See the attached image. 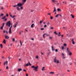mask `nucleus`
I'll return each instance as SVG.
<instances>
[{
    "instance_id": "obj_44",
    "label": "nucleus",
    "mask_w": 76,
    "mask_h": 76,
    "mask_svg": "<svg viewBox=\"0 0 76 76\" xmlns=\"http://www.w3.org/2000/svg\"><path fill=\"white\" fill-rule=\"evenodd\" d=\"M62 56H63V57H64V54L63 53H62Z\"/></svg>"
},
{
    "instance_id": "obj_54",
    "label": "nucleus",
    "mask_w": 76,
    "mask_h": 76,
    "mask_svg": "<svg viewBox=\"0 0 76 76\" xmlns=\"http://www.w3.org/2000/svg\"><path fill=\"white\" fill-rule=\"evenodd\" d=\"M49 23H49V22H48L47 24V25H49Z\"/></svg>"
},
{
    "instance_id": "obj_16",
    "label": "nucleus",
    "mask_w": 76,
    "mask_h": 76,
    "mask_svg": "<svg viewBox=\"0 0 76 76\" xmlns=\"http://www.w3.org/2000/svg\"><path fill=\"white\" fill-rule=\"evenodd\" d=\"M35 26H34V24L33 23L31 25V28H33Z\"/></svg>"
},
{
    "instance_id": "obj_50",
    "label": "nucleus",
    "mask_w": 76,
    "mask_h": 76,
    "mask_svg": "<svg viewBox=\"0 0 76 76\" xmlns=\"http://www.w3.org/2000/svg\"><path fill=\"white\" fill-rule=\"evenodd\" d=\"M4 9V8H3V7H2L1 8V10H3Z\"/></svg>"
},
{
    "instance_id": "obj_13",
    "label": "nucleus",
    "mask_w": 76,
    "mask_h": 76,
    "mask_svg": "<svg viewBox=\"0 0 76 76\" xmlns=\"http://www.w3.org/2000/svg\"><path fill=\"white\" fill-rule=\"evenodd\" d=\"M74 39H72V44H75V42L74 41Z\"/></svg>"
},
{
    "instance_id": "obj_42",
    "label": "nucleus",
    "mask_w": 76,
    "mask_h": 76,
    "mask_svg": "<svg viewBox=\"0 0 76 76\" xmlns=\"http://www.w3.org/2000/svg\"><path fill=\"white\" fill-rule=\"evenodd\" d=\"M45 35V34H44L43 35V37L44 38H45V36H44V35Z\"/></svg>"
},
{
    "instance_id": "obj_28",
    "label": "nucleus",
    "mask_w": 76,
    "mask_h": 76,
    "mask_svg": "<svg viewBox=\"0 0 76 76\" xmlns=\"http://www.w3.org/2000/svg\"><path fill=\"white\" fill-rule=\"evenodd\" d=\"M18 7V4L14 5L13 6L14 7Z\"/></svg>"
},
{
    "instance_id": "obj_14",
    "label": "nucleus",
    "mask_w": 76,
    "mask_h": 76,
    "mask_svg": "<svg viewBox=\"0 0 76 76\" xmlns=\"http://www.w3.org/2000/svg\"><path fill=\"white\" fill-rule=\"evenodd\" d=\"M57 11H58V12H61V10L60 9L58 8L57 10Z\"/></svg>"
},
{
    "instance_id": "obj_32",
    "label": "nucleus",
    "mask_w": 76,
    "mask_h": 76,
    "mask_svg": "<svg viewBox=\"0 0 76 76\" xmlns=\"http://www.w3.org/2000/svg\"><path fill=\"white\" fill-rule=\"evenodd\" d=\"M52 38H53V37H49V39H52Z\"/></svg>"
},
{
    "instance_id": "obj_23",
    "label": "nucleus",
    "mask_w": 76,
    "mask_h": 76,
    "mask_svg": "<svg viewBox=\"0 0 76 76\" xmlns=\"http://www.w3.org/2000/svg\"><path fill=\"white\" fill-rule=\"evenodd\" d=\"M59 15H60V14H58L57 15H56V16H55V17L56 18H58V16H59Z\"/></svg>"
},
{
    "instance_id": "obj_1",
    "label": "nucleus",
    "mask_w": 76,
    "mask_h": 76,
    "mask_svg": "<svg viewBox=\"0 0 76 76\" xmlns=\"http://www.w3.org/2000/svg\"><path fill=\"white\" fill-rule=\"evenodd\" d=\"M6 25L8 26L9 27H10V25H11V27L9 28V34H12V29L11 28L12 27V25L10 23V21H9L8 22H7L6 23Z\"/></svg>"
},
{
    "instance_id": "obj_52",
    "label": "nucleus",
    "mask_w": 76,
    "mask_h": 76,
    "mask_svg": "<svg viewBox=\"0 0 76 76\" xmlns=\"http://www.w3.org/2000/svg\"><path fill=\"white\" fill-rule=\"evenodd\" d=\"M23 71H24V72H26V70L25 69H23Z\"/></svg>"
},
{
    "instance_id": "obj_48",
    "label": "nucleus",
    "mask_w": 76,
    "mask_h": 76,
    "mask_svg": "<svg viewBox=\"0 0 76 76\" xmlns=\"http://www.w3.org/2000/svg\"><path fill=\"white\" fill-rule=\"evenodd\" d=\"M4 23H3V26H2L3 27V26H4Z\"/></svg>"
},
{
    "instance_id": "obj_2",
    "label": "nucleus",
    "mask_w": 76,
    "mask_h": 76,
    "mask_svg": "<svg viewBox=\"0 0 76 76\" xmlns=\"http://www.w3.org/2000/svg\"><path fill=\"white\" fill-rule=\"evenodd\" d=\"M67 52L68 53L69 56H71L72 55V53L69 50V48H67L66 49Z\"/></svg>"
},
{
    "instance_id": "obj_56",
    "label": "nucleus",
    "mask_w": 76,
    "mask_h": 76,
    "mask_svg": "<svg viewBox=\"0 0 76 76\" xmlns=\"http://www.w3.org/2000/svg\"><path fill=\"white\" fill-rule=\"evenodd\" d=\"M21 34H22V32H21V31H20V35H21Z\"/></svg>"
},
{
    "instance_id": "obj_24",
    "label": "nucleus",
    "mask_w": 76,
    "mask_h": 76,
    "mask_svg": "<svg viewBox=\"0 0 76 76\" xmlns=\"http://www.w3.org/2000/svg\"><path fill=\"white\" fill-rule=\"evenodd\" d=\"M61 34V33H60V32H59V34L58 35V37H60V36H61V34Z\"/></svg>"
},
{
    "instance_id": "obj_26",
    "label": "nucleus",
    "mask_w": 76,
    "mask_h": 76,
    "mask_svg": "<svg viewBox=\"0 0 76 76\" xmlns=\"http://www.w3.org/2000/svg\"><path fill=\"white\" fill-rule=\"evenodd\" d=\"M54 72H50V74H54Z\"/></svg>"
},
{
    "instance_id": "obj_40",
    "label": "nucleus",
    "mask_w": 76,
    "mask_h": 76,
    "mask_svg": "<svg viewBox=\"0 0 76 76\" xmlns=\"http://www.w3.org/2000/svg\"><path fill=\"white\" fill-rule=\"evenodd\" d=\"M42 22H43V20L41 21L40 22V23H42Z\"/></svg>"
},
{
    "instance_id": "obj_9",
    "label": "nucleus",
    "mask_w": 76,
    "mask_h": 76,
    "mask_svg": "<svg viewBox=\"0 0 76 76\" xmlns=\"http://www.w3.org/2000/svg\"><path fill=\"white\" fill-rule=\"evenodd\" d=\"M22 68H19L18 69V71L20 72L22 71Z\"/></svg>"
},
{
    "instance_id": "obj_12",
    "label": "nucleus",
    "mask_w": 76,
    "mask_h": 76,
    "mask_svg": "<svg viewBox=\"0 0 76 76\" xmlns=\"http://www.w3.org/2000/svg\"><path fill=\"white\" fill-rule=\"evenodd\" d=\"M31 66V64L29 62L28 63H27L26 64V66H28L29 65Z\"/></svg>"
},
{
    "instance_id": "obj_46",
    "label": "nucleus",
    "mask_w": 76,
    "mask_h": 76,
    "mask_svg": "<svg viewBox=\"0 0 76 76\" xmlns=\"http://www.w3.org/2000/svg\"><path fill=\"white\" fill-rule=\"evenodd\" d=\"M53 28H54L53 27H51L50 28V29H53Z\"/></svg>"
},
{
    "instance_id": "obj_15",
    "label": "nucleus",
    "mask_w": 76,
    "mask_h": 76,
    "mask_svg": "<svg viewBox=\"0 0 76 76\" xmlns=\"http://www.w3.org/2000/svg\"><path fill=\"white\" fill-rule=\"evenodd\" d=\"M5 38L6 39H8L9 38V37L7 36H5Z\"/></svg>"
},
{
    "instance_id": "obj_31",
    "label": "nucleus",
    "mask_w": 76,
    "mask_h": 76,
    "mask_svg": "<svg viewBox=\"0 0 76 76\" xmlns=\"http://www.w3.org/2000/svg\"><path fill=\"white\" fill-rule=\"evenodd\" d=\"M12 41L13 42H15V38H13L12 39Z\"/></svg>"
},
{
    "instance_id": "obj_35",
    "label": "nucleus",
    "mask_w": 76,
    "mask_h": 76,
    "mask_svg": "<svg viewBox=\"0 0 76 76\" xmlns=\"http://www.w3.org/2000/svg\"><path fill=\"white\" fill-rule=\"evenodd\" d=\"M20 45H21V46H22V42H21V40H20Z\"/></svg>"
},
{
    "instance_id": "obj_39",
    "label": "nucleus",
    "mask_w": 76,
    "mask_h": 76,
    "mask_svg": "<svg viewBox=\"0 0 76 76\" xmlns=\"http://www.w3.org/2000/svg\"><path fill=\"white\" fill-rule=\"evenodd\" d=\"M58 51V50L57 49H56L55 52H57Z\"/></svg>"
},
{
    "instance_id": "obj_53",
    "label": "nucleus",
    "mask_w": 76,
    "mask_h": 76,
    "mask_svg": "<svg viewBox=\"0 0 76 76\" xmlns=\"http://www.w3.org/2000/svg\"><path fill=\"white\" fill-rule=\"evenodd\" d=\"M62 50H63L64 49V47H62Z\"/></svg>"
},
{
    "instance_id": "obj_45",
    "label": "nucleus",
    "mask_w": 76,
    "mask_h": 76,
    "mask_svg": "<svg viewBox=\"0 0 76 76\" xmlns=\"http://www.w3.org/2000/svg\"><path fill=\"white\" fill-rule=\"evenodd\" d=\"M64 46H66L67 45H66V44H64Z\"/></svg>"
},
{
    "instance_id": "obj_55",
    "label": "nucleus",
    "mask_w": 76,
    "mask_h": 76,
    "mask_svg": "<svg viewBox=\"0 0 76 76\" xmlns=\"http://www.w3.org/2000/svg\"><path fill=\"white\" fill-rule=\"evenodd\" d=\"M18 22H17L16 23V24H15V25H16V26H17V24H18Z\"/></svg>"
},
{
    "instance_id": "obj_34",
    "label": "nucleus",
    "mask_w": 76,
    "mask_h": 76,
    "mask_svg": "<svg viewBox=\"0 0 76 76\" xmlns=\"http://www.w3.org/2000/svg\"><path fill=\"white\" fill-rule=\"evenodd\" d=\"M0 46L1 48H3V45H2V44L0 45Z\"/></svg>"
},
{
    "instance_id": "obj_20",
    "label": "nucleus",
    "mask_w": 76,
    "mask_h": 76,
    "mask_svg": "<svg viewBox=\"0 0 76 76\" xmlns=\"http://www.w3.org/2000/svg\"><path fill=\"white\" fill-rule=\"evenodd\" d=\"M23 2L25 3L26 1V0H22Z\"/></svg>"
},
{
    "instance_id": "obj_41",
    "label": "nucleus",
    "mask_w": 76,
    "mask_h": 76,
    "mask_svg": "<svg viewBox=\"0 0 76 76\" xmlns=\"http://www.w3.org/2000/svg\"><path fill=\"white\" fill-rule=\"evenodd\" d=\"M44 27L45 28H46V27H47V25H44Z\"/></svg>"
},
{
    "instance_id": "obj_51",
    "label": "nucleus",
    "mask_w": 76,
    "mask_h": 76,
    "mask_svg": "<svg viewBox=\"0 0 76 76\" xmlns=\"http://www.w3.org/2000/svg\"><path fill=\"white\" fill-rule=\"evenodd\" d=\"M67 72H70V70H67Z\"/></svg>"
},
{
    "instance_id": "obj_47",
    "label": "nucleus",
    "mask_w": 76,
    "mask_h": 76,
    "mask_svg": "<svg viewBox=\"0 0 76 76\" xmlns=\"http://www.w3.org/2000/svg\"><path fill=\"white\" fill-rule=\"evenodd\" d=\"M44 28H41V30H44Z\"/></svg>"
},
{
    "instance_id": "obj_49",
    "label": "nucleus",
    "mask_w": 76,
    "mask_h": 76,
    "mask_svg": "<svg viewBox=\"0 0 76 76\" xmlns=\"http://www.w3.org/2000/svg\"><path fill=\"white\" fill-rule=\"evenodd\" d=\"M14 26V28H16V25L15 24Z\"/></svg>"
},
{
    "instance_id": "obj_58",
    "label": "nucleus",
    "mask_w": 76,
    "mask_h": 76,
    "mask_svg": "<svg viewBox=\"0 0 76 76\" xmlns=\"http://www.w3.org/2000/svg\"><path fill=\"white\" fill-rule=\"evenodd\" d=\"M6 31L5 30H4V33H5V32H6Z\"/></svg>"
},
{
    "instance_id": "obj_59",
    "label": "nucleus",
    "mask_w": 76,
    "mask_h": 76,
    "mask_svg": "<svg viewBox=\"0 0 76 76\" xmlns=\"http://www.w3.org/2000/svg\"><path fill=\"white\" fill-rule=\"evenodd\" d=\"M19 61H21V59L20 58H19Z\"/></svg>"
},
{
    "instance_id": "obj_43",
    "label": "nucleus",
    "mask_w": 76,
    "mask_h": 76,
    "mask_svg": "<svg viewBox=\"0 0 76 76\" xmlns=\"http://www.w3.org/2000/svg\"><path fill=\"white\" fill-rule=\"evenodd\" d=\"M50 19H53V17H51L50 16Z\"/></svg>"
},
{
    "instance_id": "obj_21",
    "label": "nucleus",
    "mask_w": 76,
    "mask_h": 76,
    "mask_svg": "<svg viewBox=\"0 0 76 76\" xmlns=\"http://www.w3.org/2000/svg\"><path fill=\"white\" fill-rule=\"evenodd\" d=\"M3 43H4V44H6V40L5 39H4V41L3 42Z\"/></svg>"
},
{
    "instance_id": "obj_19",
    "label": "nucleus",
    "mask_w": 76,
    "mask_h": 76,
    "mask_svg": "<svg viewBox=\"0 0 76 76\" xmlns=\"http://www.w3.org/2000/svg\"><path fill=\"white\" fill-rule=\"evenodd\" d=\"M42 71H43V70H45V67H42Z\"/></svg>"
},
{
    "instance_id": "obj_3",
    "label": "nucleus",
    "mask_w": 76,
    "mask_h": 76,
    "mask_svg": "<svg viewBox=\"0 0 76 76\" xmlns=\"http://www.w3.org/2000/svg\"><path fill=\"white\" fill-rule=\"evenodd\" d=\"M32 68H34L33 70H35V71H37V69H38V66H37L36 67H35L34 66H31Z\"/></svg>"
},
{
    "instance_id": "obj_37",
    "label": "nucleus",
    "mask_w": 76,
    "mask_h": 76,
    "mask_svg": "<svg viewBox=\"0 0 76 76\" xmlns=\"http://www.w3.org/2000/svg\"><path fill=\"white\" fill-rule=\"evenodd\" d=\"M63 28L64 29H66V27H63Z\"/></svg>"
},
{
    "instance_id": "obj_60",
    "label": "nucleus",
    "mask_w": 76,
    "mask_h": 76,
    "mask_svg": "<svg viewBox=\"0 0 76 76\" xmlns=\"http://www.w3.org/2000/svg\"><path fill=\"white\" fill-rule=\"evenodd\" d=\"M31 40H32L33 41V40H34V38H32Z\"/></svg>"
},
{
    "instance_id": "obj_4",
    "label": "nucleus",
    "mask_w": 76,
    "mask_h": 76,
    "mask_svg": "<svg viewBox=\"0 0 76 76\" xmlns=\"http://www.w3.org/2000/svg\"><path fill=\"white\" fill-rule=\"evenodd\" d=\"M24 3L23 2L22 3H18L17 4V6L18 7H19L20 6H23V4H24Z\"/></svg>"
},
{
    "instance_id": "obj_36",
    "label": "nucleus",
    "mask_w": 76,
    "mask_h": 76,
    "mask_svg": "<svg viewBox=\"0 0 76 76\" xmlns=\"http://www.w3.org/2000/svg\"><path fill=\"white\" fill-rule=\"evenodd\" d=\"M36 58H37V59H38L39 57L38 56H37L36 57Z\"/></svg>"
},
{
    "instance_id": "obj_61",
    "label": "nucleus",
    "mask_w": 76,
    "mask_h": 76,
    "mask_svg": "<svg viewBox=\"0 0 76 76\" xmlns=\"http://www.w3.org/2000/svg\"><path fill=\"white\" fill-rule=\"evenodd\" d=\"M8 66H7V67H6V69H8Z\"/></svg>"
},
{
    "instance_id": "obj_63",
    "label": "nucleus",
    "mask_w": 76,
    "mask_h": 76,
    "mask_svg": "<svg viewBox=\"0 0 76 76\" xmlns=\"http://www.w3.org/2000/svg\"><path fill=\"white\" fill-rule=\"evenodd\" d=\"M72 63L69 64V65H72Z\"/></svg>"
},
{
    "instance_id": "obj_5",
    "label": "nucleus",
    "mask_w": 76,
    "mask_h": 76,
    "mask_svg": "<svg viewBox=\"0 0 76 76\" xmlns=\"http://www.w3.org/2000/svg\"><path fill=\"white\" fill-rule=\"evenodd\" d=\"M54 61L55 63H56L57 64H58L59 63V61L58 60H56V57H55V58L54 59Z\"/></svg>"
},
{
    "instance_id": "obj_30",
    "label": "nucleus",
    "mask_w": 76,
    "mask_h": 76,
    "mask_svg": "<svg viewBox=\"0 0 76 76\" xmlns=\"http://www.w3.org/2000/svg\"><path fill=\"white\" fill-rule=\"evenodd\" d=\"M0 29H1L2 30L3 29V27L2 26L0 28Z\"/></svg>"
},
{
    "instance_id": "obj_8",
    "label": "nucleus",
    "mask_w": 76,
    "mask_h": 76,
    "mask_svg": "<svg viewBox=\"0 0 76 76\" xmlns=\"http://www.w3.org/2000/svg\"><path fill=\"white\" fill-rule=\"evenodd\" d=\"M8 63V61H7L6 62H5L4 63V65L5 66L6 64H7H7Z\"/></svg>"
},
{
    "instance_id": "obj_64",
    "label": "nucleus",
    "mask_w": 76,
    "mask_h": 76,
    "mask_svg": "<svg viewBox=\"0 0 76 76\" xmlns=\"http://www.w3.org/2000/svg\"><path fill=\"white\" fill-rule=\"evenodd\" d=\"M43 23L44 24H45V22H43Z\"/></svg>"
},
{
    "instance_id": "obj_25",
    "label": "nucleus",
    "mask_w": 76,
    "mask_h": 76,
    "mask_svg": "<svg viewBox=\"0 0 76 76\" xmlns=\"http://www.w3.org/2000/svg\"><path fill=\"white\" fill-rule=\"evenodd\" d=\"M50 53H51L50 52H49V53H47V56H49V55L50 54Z\"/></svg>"
},
{
    "instance_id": "obj_33",
    "label": "nucleus",
    "mask_w": 76,
    "mask_h": 76,
    "mask_svg": "<svg viewBox=\"0 0 76 76\" xmlns=\"http://www.w3.org/2000/svg\"><path fill=\"white\" fill-rule=\"evenodd\" d=\"M54 34H55L56 35H57V34H58V33H57V32H56V31H55L54 32Z\"/></svg>"
},
{
    "instance_id": "obj_7",
    "label": "nucleus",
    "mask_w": 76,
    "mask_h": 76,
    "mask_svg": "<svg viewBox=\"0 0 76 76\" xmlns=\"http://www.w3.org/2000/svg\"><path fill=\"white\" fill-rule=\"evenodd\" d=\"M10 16L12 18H14L15 17H16V16L14 15L13 16H12V15L11 14V13H10L9 14Z\"/></svg>"
},
{
    "instance_id": "obj_11",
    "label": "nucleus",
    "mask_w": 76,
    "mask_h": 76,
    "mask_svg": "<svg viewBox=\"0 0 76 76\" xmlns=\"http://www.w3.org/2000/svg\"><path fill=\"white\" fill-rule=\"evenodd\" d=\"M16 8L17 9V10H18V11H20V8H19V7H17Z\"/></svg>"
},
{
    "instance_id": "obj_6",
    "label": "nucleus",
    "mask_w": 76,
    "mask_h": 76,
    "mask_svg": "<svg viewBox=\"0 0 76 76\" xmlns=\"http://www.w3.org/2000/svg\"><path fill=\"white\" fill-rule=\"evenodd\" d=\"M9 16V15H8V14H7L5 16H4L3 18H1L2 19H6V17H8Z\"/></svg>"
},
{
    "instance_id": "obj_62",
    "label": "nucleus",
    "mask_w": 76,
    "mask_h": 76,
    "mask_svg": "<svg viewBox=\"0 0 76 76\" xmlns=\"http://www.w3.org/2000/svg\"><path fill=\"white\" fill-rule=\"evenodd\" d=\"M31 12H34V10H31Z\"/></svg>"
},
{
    "instance_id": "obj_17",
    "label": "nucleus",
    "mask_w": 76,
    "mask_h": 76,
    "mask_svg": "<svg viewBox=\"0 0 76 76\" xmlns=\"http://www.w3.org/2000/svg\"><path fill=\"white\" fill-rule=\"evenodd\" d=\"M4 15V14L3 13H1L0 15V17H3V16Z\"/></svg>"
},
{
    "instance_id": "obj_29",
    "label": "nucleus",
    "mask_w": 76,
    "mask_h": 76,
    "mask_svg": "<svg viewBox=\"0 0 76 76\" xmlns=\"http://www.w3.org/2000/svg\"><path fill=\"white\" fill-rule=\"evenodd\" d=\"M20 9H21V10H23V7H20Z\"/></svg>"
},
{
    "instance_id": "obj_10",
    "label": "nucleus",
    "mask_w": 76,
    "mask_h": 76,
    "mask_svg": "<svg viewBox=\"0 0 76 76\" xmlns=\"http://www.w3.org/2000/svg\"><path fill=\"white\" fill-rule=\"evenodd\" d=\"M52 1L53 2V3H57L58 1L56 0H52Z\"/></svg>"
},
{
    "instance_id": "obj_22",
    "label": "nucleus",
    "mask_w": 76,
    "mask_h": 76,
    "mask_svg": "<svg viewBox=\"0 0 76 76\" xmlns=\"http://www.w3.org/2000/svg\"><path fill=\"white\" fill-rule=\"evenodd\" d=\"M56 12V7H54V9L53 11V12Z\"/></svg>"
},
{
    "instance_id": "obj_57",
    "label": "nucleus",
    "mask_w": 76,
    "mask_h": 76,
    "mask_svg": "<svg viewBox=\"0 0 76 76\" xmlns=\"http://www.w3.org/2000/svg\"><path fill=\"white\" fill-rule=\"evenodd\" d=\"M61 39H62V38H63V35H61Z\"/></svg>"
},
{
    "instance_id": "obj_18",
    "label": "nucleus",
    "mask_w": 76,
    "mask_h": 76,
    "mask_svg": "<svg viewBox=\"0 0 76 76\" xmlns=\"http://www.w3.org/2000/svg\"><path fill=\"white\" fill-rule=\"evenodd\" d=\"M71 16L72 18H73V19L75 18V16L71 14Z\"/></svg>"
},
{
    "instance_id": "obj_38",
    "label": "nucleus",
    "mask_w": 76,
    "mask_h": 76,
    "mask_svg": "<svg viewBox=\"0 0 76 76\" xmlns=\"http://www.w3.org/2000/svg\"><path fill=\"white\" fill-rule=\"evenodd\" d=\"M8 58L9 59V60H10V59H11V58H12L11 57H8Z\"/></svg>"
},
{
    "instance_id": "obj_27",
    "label": "nucleus",
    "mask_w": 76,
    "mask_h": 76,
    "mask_svg": "<svg viewBox=\"0 0 76 76\" xmlns=\"http://www.w3.org/2000/svg\"><path fill=\"white\" fill-rule=\"evenodd\" d=\"M52 51H54V48H53V46H52Z\"/></svg>"
}]
</instances>
